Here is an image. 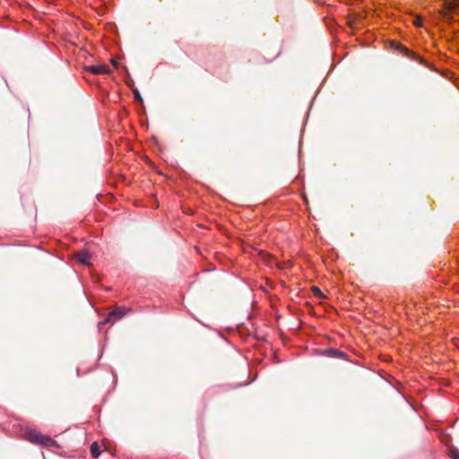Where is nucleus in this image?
I'll return each instance as SVG.
<instances>
[{
  "label": "nucleus",
  "instance_id": "11",
  "mask_svg": "<svg viewBox=\"0 0 459 459\" xmlns=\"http://www.w3.org/2000/svg\"><path fill=\"white\" fill-rule=\"evenodd\" d=\"M413 24L415 26H421L422 23H421V18L420 16H415L414 17V20H413Z\"/></svg>",
  "mask_w": 459,
  "mask_h": 459
},
{
  "label": "nucleus",
  "instance_id": "10",
  "mask_svg": "<svg viewBox=\"0 0 459 459\" xmlns=\"http://www.w3.org/2000/svg\"><path fill=\"white\" fill-rule=\"evenodd\" d=\"M450 454H451V456L454 458V459H459V450L457 449H452L450 451Z\"/></svg>",
  "mask_w": 459,
  "mask_h": 459
},
{
  "label": "nucleus",
  "instance_id": "13",
  "mask_svg": "<svg viewBox=\"0 0 459 459\" xmlns=\"http://www.w3.org/2000/svg\"><path fill=\"white\" fill-rule=\"evenodd\" d=\"M112 62V65L115 66V67H117L118 66V63L117 61H115L114 59L111 60Z\"/></svg>",
  "mask_w": 459,
  "mask_h": 459
},
{
  "label": "nucleus",
  "instance_id": "7",
  "mask_svg": "<svg viewBox=\"0 0 459 459\" xmlns=\"http://www.w3.org/2000/svg\"><path fill=\"white\" fill-rule=\"evenodd\" d=\"M312 292L317 298H321L324 296L320 289L316 286L312 287Z\"/></svg>",
  "mask_w": 459,
  "mask_h": 459
},
{
  "label": "nucleus",
  "instance_id": "9",
  "mask_svg": "<svg viewBox=\"0 0 459 459\" xmlns=\"http://www.w3.org/2000/svg\"><path fill=\"white\" fill-rule=\"evenodd\" d=\"M111 318H112V317L107 316V317H105V320H104V321L100 322V323L98 324L99 331H100V330H101V327H102L104 325H106V324L109 323Z\"/></svg>",
  "mask_w": 459,
  "mask_h": 459
},
{
  "label": "nucleus",
  "instance_id": "4",
  "mask_svg": "<svg viewBox=\"0 0 459 459\" xmlns=\"http://www.w3.org/2000/svg\"><path fill=\"white\" fill-rule=\"evenodd\" d=\"M132 312L131 307H116L112 309H110L106 316H126V314Z\"/></svg>",
  "mask_w": 459,
  "mask_h": 459
},
{
  "label": "nucleus",
  "instance_id": "5",
  "mask_svg": "<svg viewBox=\"0 0 459 459\" xmlns=\"http://www.w3.org/2000/svg\"><path fill=\"white\" fill-rule=\"evenodd\" d=\"M399 48L409 57L414 58L415 60H419L421 64H423V59L417 56L414 53H411L409 49H407L403 46H399Z\"/></svg>",
  "mask_w": 459,
  "mask_h": 459
},
{
  "label": "nucleus",
  "instance_id": "1",
  "mask_svg": "<svg viewBox=\"0 0 459 459\" xmlns=\"http://www.w3.org/2000/svg\"><path fill=\"white\" fill-rule=\"evenodd\" d=\"M26 439L33 444L41 445L47 447L56 446V441L48 436L42 435L34 429L26 432Z\"/></svg>",
  "mask_w": 459,
  "mask_h": 459
},
{
  "label": "nucleus",
  "instance_id": "3",
  "mask_svg": "<svg viewBox=\"0 0 459 459\" xmlns=\"http://www.w3.org/2000/svg\"><path fill=\"white\" fill-rule=\"evenodd\" d=\"M76 260L83 264V265H90L91 264V255L86 250H80L76 252L75 254Z\"/></svg>",
  "mask_w": 459,
  "mask_h": 459
},
{
  "label": "nucleus",
  "instance_id": "6",
  "mask_svg": "<svg viewBox=\"0 0 459 459\" xmlns=\"http://www.w3.org/2000/svg\"><path fill=\"white\" fill-rule=\"evenodd\" d=\"M91 455L92 457L97 458L100 455V447L97 443H93L91 446Z\"/></svg>",
  "mask_w": 459,
  "mask_h": 459
},
{
  "label": "nucleus",
  "instance_id": "12",
  "mask_svg": "<svg viewBox=\"0 0 459 459\" xmlns=\"http://www.w3.org/2000/svg\"><path fill=\"white\" fill-rule=\"evenodd\" d=\"M332 351H333L334 354L338 355V356H342V355H343V352H342V351H338V350H332Z\"/></svg>",
  "mask_w": 459,
  "mask_h": 459
},
{
  "label": "nucleus",
  "instance_id": "8",
  "mask_svg": "<svg viewBox=\"0 0 459 459\" xmlns=\"http://www.w3.org/2000/svg\"><path fill=\"white\" fill-rule=\"evenodd\" d=\"M133 92H134V99H135L138 102L142 103V102H143V98H142V96L140 95L139 91H138L137 89H134V90H133Z\"/></svg>",
  "mask_w": 459,
  "mask_h": 459
},
{
  "label": "nucleus",
  "instance_id": "2",
  "mask_svg": "<svg viewBox=\"0 0 459 459\" xmlns=\"http://www.w3.org/2000/svg\"><path fill=\"white\" fill-rule=\"evenodd\" d=\"M86 70L93 74H108L110 73L109 67L105 65H88Z\"/></svg>",
  "mask_w": 459,
  "mask_h": 459
}]
</instances>
